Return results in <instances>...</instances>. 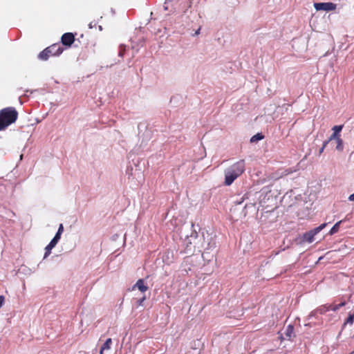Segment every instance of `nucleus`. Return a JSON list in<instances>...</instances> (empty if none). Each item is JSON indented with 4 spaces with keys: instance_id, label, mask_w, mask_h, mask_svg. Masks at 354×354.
I'll use <instances>...</instances> for the list:
<instances>
[{
    "instance_id": "1",
    "label": "nucleus",
    "mask_w": 354,
    "mask_h": 354,
    "mask_svg": "<svg viewBox=\"0 0 354 354\" xmlns=\"http://www.w3.org/2000/svg\"><path fill=\"white\" fill-rule=\"evenodd\" d=\"M203 242L198 244V236L196 233L191 234L185 241V252L189 255L193 254L196 251L201 252L202 249L209 250L216 247V241L212 234L207 232L206 234L203 233Z\"/></svg>"
},
{
    "instance_id": "2",
    "label": "nucleus",
    "mask_w": 354,
    "mask_h": 354,
    "mask_svg": "<svg viewBox=\"0 0 354 354\" xmlns=\"http://www.w3.org/2000/svg\"><path fill=\"white\" fill-rule=\"evenodd\" d=\"M245 169L244 160H239L225 170V185H231L233 182L239 177Z\"/></svg>"
},
{
    "instance_id": "3",
    "label": "nucleus",
    "mask_w": 354,
    "mask_h": 354,
    "mask_svg": "<svg viewBox=\"0 0 354 354\" xmlns=\"http://www.w3.org/2000/svg\"><path fill=\"white\" fill-rule=\"evenodd\" d=\"M18 118V112L12 106L0 110V131L4 130L8 126L15 122Z\"/></svg>"
},
{
    "instance_id": "4",
    "label": "nucleus",
    "mask_w": 354,
    "mask_h": 354,
    "mask_svg": "<svg viewBox=\"0 0 354 354\" xmlns=\"http://www.w3.org/2000/svg\"><path fill=\"white\" fill-rule=\"evenodd\" d=\"M64 51L63 47L59 44H54L43 50L39 55L38 58L43 61H46L51 56H59Z\"/></svg>"
},
{
    "instance_id": "5",
    "label": "nucleus",
    "mask_w": 354,
    "mask_h": 354,
    "mask_svg": "<svg viewBox=\"0 0 354 354\" xmlns=\"http://www.w3.org/2000/svg\"><path fill=\"white\" fill-rule=\"evenodd\" d=\"M326 226V223H323L319 226L310 230L303 235V241L308 243H312L314 241L315 236L322 231Z\"/></svg>"
},
{
    "instance_id": "6",
    "label": "nucleus",
    "mask_w": 354,
    "mask_h": 354,
    "mask_svg": "<svg viewBox=\"0 0 354 354\" xmlns=\"http://www.w3.org/2000/svg\"><path fill=\"white\" fill-rule=\"evenodd\" d=\"M75 41V35L72 32H66L62 35L61 37V42L62 45L69 48Z\"/></svg>"
},
{
    "instance_id": "7",
    "label": "nucleus",
    "mask_w": 354,
    "mask_h": 354,
    "mask_svg": "<svg viewBox=\"0 0 354 354\" xmlns=\"http://www.w3.org/2000/svg\"><path fill=\"white\" fill-rule=\"evenodd\" d=\"M314 7L317 10L332 11L336 9V4L331 2L315 3Z\"/></svg>"
},
{
    "instance_id": "8",
    "label": "nucleus",
    "mask_w": 354,
    "mask_h": 354,
    "mask_svg": "<svg viewBox=\"0 0 354 354\" xmlns=\"http://www.w3.org/2000/svg\"><path fill=\"white\" fill-rule=\"evenodd\" d=\"M60 238L58 237V235H55L54 238L50 241L48 245L45 248V254L44 258H46L51 252V250L55 247Z\"/></svg>"
},
{
    "instance_id": "9",
    "label": "nucleus",
    "mask_w": 354,
    "mask_h": 354,
    "mask_svg": "<svg viewBox=\"0 0 354 354\" xmlns=\"http://www.w3.org/2000/svg\"><path fill=\"white\" fill-rule=\"evenodd\" d=\"M342 128L343 125L334 126L332 129L333 133L330 135V136L328 138L327 140H329V142H330L335 139L341 138L340 132L342 130Z\"/></svg>"
},
{
    "instance_id": "10",
    "label": "nucleus",
    "mask_w": 354,
    "mask_h": 354,
    "mask_svg": "<svg viewBox=\"0 0 354 354\" xmlns=\"http://www.w3.org/2000/svg\"><path fill=\"white\" fill-rule=\"evenodd\" d=\"M136 288L138 289L142 292H145L148 290V287L145 284V281L142 279H138L133 286L132 290H133Z\"/></svg>"
},
{
    "instance_id": "11",
    "label": "nucleus",
    "mask_w": 354,
    "mask_h": 354,
    "mask_svg": "<svg viewBox=\"0 0 354 354\" xmlns=\"http://www.w3.org/2000/svg\"><path fill=\"white\" fill-rule=\"evenodd\" d=\"M330 310H331V305L325 304V305H322V306H320L319 307H318L315 310V313L322 315V314H324L326 312L329 311Z\"/></svg>"
},
{
    "instance_id": "12",
    "label": "nucleus",
    "mask_w": 354,
    "mask_h": 354,
    "mask_svg": "<svg viewBox=\"0 0 354 354\" xmlns=\"http://www.w3.org/2000/svg\"><path fill=\"white\" fill-rule=\"evenodd\" d=\"M337 142L336 149L339 151H342L344 149V142L341 138L335 139Z\"/></svg>"
},
{
    "instance_id": "13",
    "label": "nucleus",
    "mask_w": 354,
    "mask_h": 354,
    "mask_svg": "<svg viewBox=\"0 0 354 354\" xmlns=\"http://www.w3.org/2000/svg\"><path fill=\"white\" fill-rule=\"evenodd\" d=\"M342 222V221H339L337 222L333 225V227L330 229V230L329 232V234L332 235V234H334L337 233L339 231V225H340Z\"/></svg>"
},
{
    "instance_id": "14",
    "label": "nucleus",
    "mask_w": 354,
    "mask_h": 354,
    "mask_svg": "<svg viewBox=\"0 0 354 354\" xmlns=\"http://www.w3.org/2000/svg\"><path fill=\"white\" fill-rule=\"evenodd\" d=\"M112 344V339L111 338H108L104 344L102 346V350H108L110 349L111 345Z\"/></svg>"
},
{
    "instance_id": "15",
    "label": "nucleus",
    "mask_w": 354,
    "mask_h": 354,
    "mask_svg": "<svg viewBox=\"0 0 354 354\" xmlns=\"http://www.w3.org/2000/svg\"><path fill=\"white\" fill-rule=\"evenodd\" d=\"M263 138H264V136L261 133H257L251 138L250 142H256L258 140H261L263 139Z\"/></svg>"
},
{
    "instance_id": "16",
    "label": "nucleus",
    "mask_w": 354,
    "mask_h": 354,
    "mask_svg": "<svg viewBox=\"0 0 354 354\" xmlns=\"http://www.w3.org/2000/svg\"><path fill=\"white\" fill-rule=\"evenodd\" d=\"M346 305V301H342L340 304L335 306L331 305V310L333 311H337L339 310L341 307H343Z\"/></svg>"
},
{
    "instance_id": "17",
    "label": "nucleus",
    "mask_w": 354,
    "mask_h": 354,
    "mask_svg": "<svg viewBox=\"0 0 354 354\" xmlns=\"http://www.w3.org/2000/svg\"><path fill=\"white\" fill-rule=\"evenodd\" d=\"M354 322V314H349L348 318L346 320L345 324H349L352 325Z\"/></svg>"
},
{
    "instance_id": "18",
    "label": "nucleus",
    "mask_w": 354,
    "mask_h": 354,
    "mask_svg": "<svg viewBox=\"0 0 354 354\" xmlns=\"http://www.w3.org/2000/svg\"><path fill=\"white\" fill-rule=\"evenodd\" d=\"M63 231H64L63 225L60 224L59 226L58 230H57V232L55 235H58V237L61 238V234L63 232Z\"/></svg>"
},
{
    "instance_id": "19",
    "label": "nucleus",
    "mask_w": 354,
    "mask_h": 354,
    "mask_svg": "<svg viewBox=\"0 0 354 354\" xmlns=\"http://www.w3.org/2000/svg\"><path fill=\"white\" fill-rule=\"evenodd\" d=\"M328 142H329V140H325V141L324 142L323 145H322V148L319 149V155H321V154L323 153V151H324V149L326 148V147L327 146V145H328Z\"/></svg>"
},
{
    "instance_id": "20",
    "label": "nucleus",
    "mask_w": 354,
    "mask_h": 354,
    "mask_svg": "<svg viewBox=\"0 0 354 354\" xmlns=\"http://www.w3.org/2000/svg\"><path fill=\"white\" fill-rule=\"evenodd\" d=\"M145 299H146V297L144 295L143 297H142L140 299H139L137 301V306H143V302L145 301Z\"/></svg>"
},
{
    "instance_id": "21",
    "label": "nucleus",
    "mask_w": 354,
    "mask_h": 354,
    "mask_svg": "<svg viewBox=\"0 0 354 354\" xmlns=\"http://www.w3.org/2000/svg\"><path fill=\"white\" fill-rule=\"evenodd\" d=\"M124 51H125V48L121 46L120 48L119 56L120 57H123L124 54Z\"/></svg>"
},
{
    "instance_id": "22",
    "label": "nucleus",
    "mask_w": 354,
    "mask_h": 354,
    "mask_svg": "<svg viewBox=\"0 0 354 354\" xmlns=\"http://www.w3.org/2000/svg\"><path fill=\"white\" fill-rule=\"evenodd\" d=\"M5 301V297L3 295H0V308L3 306Z\"/></svg>"
},
{
    "instance_id": "23",
    "label": "nucleus",
    "mask_w": 354,
    "mask_h": 354,
    "mask_svg": "<svg viewBox=\"0 0 354 354\" xmlns=\"http://www.w3.org/2000/svg\"><path fill=\"white\" fill-rule=\"evenodd\" d=\"M348 200L351 201H354V193L349 196Z\"/></svg>"
},
{
    "instance_id": "24",
    "label": "nucleus",
    "mask_w": 354,
    "mask_h": 354,
    "mask_svg": "<svg viewBox=\"0 0 354 354\" xmlns=\"http://www.w3.org/2000/svg\"><path fill=\"white\" fill-rule=\"evenodd\" d=\"M200 30H201V28H198V29L195 32L194 35H199V33H200Z\"/></svg>"
},
{
    "instance_id": "25",
    "label": "nucleus",
    "mask_w": 354,
    "mask_h": 354,
    "mask_svg": "<svg viewBox=\"0 0 354 354\" xmlns=\"http://www.w3.org/2000/svg\"><path fill=\"white\" fill-rule=\"evenodd\" d=\"M104 351V350H102V348L101 347V349H100V354H103V351Z\"/></svg>"
},
{
    "instance_id": "26",
    "label": "nucleus",
    "mask_w": 354,
    "mask_h": 354,
    "mask_svg": "<svg viewBox=\"0 0 354 354\" xmlns=\"http://www.w3.org/2000/svg\"><path fill=\"white\" fill-rule=\"evenodd\" d=\"M289 329L292 330V326H288V330H289Z\"/></svg>"
},
{
    "instance_id": "27",
    "label": "nucleus",
    "mask_w": 354,
    "mask_h": 354,
    "mask_svg": "<svg viewBox=\"0 0 354 354\" xmlns=\"http://www.w3.org/2000/svg\"><path fill=\"white\" fill-rule=\"evenodd\" d=\"M350 354H354V352L351 353Z\"/></svg>"
}]
</instances>
